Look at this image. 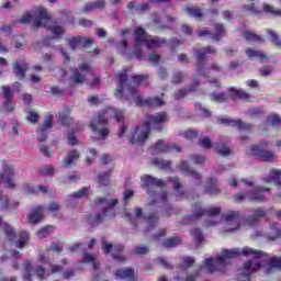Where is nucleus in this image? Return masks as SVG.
Here are the masks:
<instances>
[{
  "label": "nucleus",
  "mask_w": 281,
  "mask_h": 281,
  "mask_svg": "<svg viewBox=\"0 0 281 281\" xmlns=\"http://www.w3.org/2000/svg\"><path fill=\"white\" fill-rule=\"evenodd\" d=\"M241 254L244 256H247L248 258H252V260H248L244 263L243 271L238 274L237 281H249L251 280L252 273H256L259 269H263V272L269 276V273H273L276 269H281V257H272L269 259V261L265 265V256H267L265 252L260 250H255L249 247H246L241 250ZM262 265H265L262 267Z\"/></svg>",
  "instance_id": "1"
},
{
  "label": "nucleus",
  "mask_w": 281,
  "mask_h": 281,
  "mask_svg": "<svg viewBox=\"0 0 281 281\" xmlns=\"http://www.w3.org/2000/svg\"><path fill=\"white\" fill-rule=\"evenodd\" d=\"M119 87L116 88L115 95L117 98H125V100H133L136 106H149L150 109H157V106H164L166 102L159 98H144L139 94L137 88L128 83V74L126 70H122L117 75Z\"/></svg>",
  "instance_id": "2"
},
{
  "label": "nucleus",
  "mask_w": 281,
  "mask_h": 281,
  "mask_svg": "<svg viewBox=\"0 0 281 281\" xmlns=\"http://www.w3.org/2000/svg\"><path fill=\"white\" fill-rule=\"evenodd\" d=\"M111 113L114 115V120H116V122H124V113L121 110L109 109L105 112H100L98 117L90 122V127L94 133L99 134V139H105L110 135L109 128L104 126L109 124L106 115H111Z\"/></svg>",
  "instance_id": "3"
},
{
  "label": "nucleus",
  "mask_w": 281,
  "mask_h": 281,
  "mask_svg": "<svg viewBox=\"0 0 281 281\" xmlns=\"http://www.w3.org/2000/svg\"><path fill=\"white\" fill-rule=\"evenodd\" d=\"M117 203V199L115 198H99L94 201V205L97 210H101V213H97L91 221L92 227L95 225H100V223H104L106 218H113L115 216V204Z\"/></svg>",
  "instance_id": "4"
},
{
  "label": "nucleus",
  "mask_w": 281,
  "mask_h": 281,
  "mask_svg": "<svg viewBox=\"0 0 281 281\" xmlns=\"http://www.w3.org/2000/svg\"><path fill=\"white\" fill-rule=\"evenodd\" d=\"M240 254V248L224 249L222 250V256L217 257L216 259H205L204 265L209 273L223 271L227 265V260L238 258Z\"/></svg>",
  "instance_id": "5"
},
{
  "label": "nucleus",
  "mask_w": 281,
  "mask_h": 281,
  "mask_svg": "<svg viewBox=\"0 0 281 281\" xmlns=\"http://www.w3.org/2000/svg\"><path fill=\"white\" fill-rule=\"evenodd\" d=\"M4 183L5 188L14 189V167L12 165L4 164L3 172L0 173V183ZM0 210H14V206L10 204L8 195L0 192Z\"/></svg>",
  "instance_id": "6"
},
{
  "label": "nucleus",
  "mask_w": 281,
  "mask_h": 281,
  "mask_svg": "<svg viewBox=\"0 0 281 281\" xmlns=\"http://www.w3.org/2000/svg\"><path fill=\"white\" fill-rule=\"evenodd\" d=\"M207 54H216V48L207 46L194 52V56L198 60L196 74L198 76H203L204 78H207V71H210V69L213 71H221V66H218L216 63H212L209 68L203 65V60H205V56H207Z\"/></svg>",
  "instance_id": "7"
},
{
  "label": "nucleus",
  "mask_w": 281,
  "mask_h": 281,
  "mask_svg": "<svg viewBox=\"0 0 281 281\" xmlns=\"http://www.w3.org/2000/svg\"><path fill=\"white\" fill-rule=\"evenodd\" d=\"M125 217L127 218V221H130V223H132V225H137L139 221H144L145 225H147L146 232H150V229H153V227H156L159 223V216H157V214L151 213L149 214V216L146 217L142 207H135L133 214L125 213Z\"/></svg>",
  "instance_id": "8"
},
{
  "label": "nucleus",
  "mask_w": 281,
  "mask_h": 281,
  "mask_svg": "<svg viewBox=\"0 0 281 281\" xmlns=\"http://www.w3.org/2000/svg\"><path fill=\"white\" fill-rule=\"evenodd\" d=\"M49 14H47V10L40 9L38 10V18L34 20V26L35 27H47L52 34L56 35V38H63V35L65 34V27L60 25H52L49 24Z\"/></svg>",
  "instance_id": "9"
},
{
  "label": "nucleus",
  "mask_w": 281,
  "mask_h": 281,
  "mask_svg": "<svg viewBox=\"0 0 281 281\" xmlns=\"http://www.w3.org/2000/svg\"><path fill=\"white\" fill-rule=\"evenodd\" d=\"M148 137H150V125H148V122L146 121H144V123L138 125L136 128H134L128 135L131 144L139 145L146 144Z\"/></svg>",
  "instance_id": "10"
},
{
  "label": "nucleus",
  "mask_w": 281,
  "mask_h": 281,
  "mask_svg": "<svg viewBox=\"0 0 281 281\" xmlns=\"http://www.w3.org/2000/svg\"><path fill=\"white\" fill-rule=\"evenodd\" d=\"M269 147V142L262 140L258 145H252L250 150L258 157L261 161L273 162L276 161V153L267 149Z\"/></svg>",
  "instance_id": "11"
},
{
  "label": "nucleus",
  "mask_w": 281,
  "mask_h": 281,
  "mask_svg": "<svg viewBox=\"0 0 281 281\" xmlns=\"http://www.w3.org/2000/svg\"><path fill=\"white\" fill-rule=\"evenodd\" d=\"M101 249H103L104 254H111V249H113L112 257L114 260H117V262H124L126 260V257L122 256V251H124V245L122 244H109L106 241V238H101Z\"/></svg>",
  "instance_id": "12"
},
{
  "label": "nucleus",
  "mask_w": 281,
  "mask_h": 281,
  "mask_svg": "<svg viewBox=\"0 0 281 281\" xmlns=\"http://www.w3.org/2000/svg\"><path fill=\"white\" fill-rule=\"evenodd\" d=\"M263 192H269V188H262V187H257L254 191H250L249 193H237L234 195L235 201L237 203H241V201H245L247 199L248 201H265V193Z\"/></svg>",
  "instance_id": "13"
},
{
  "label": "nucleus",
  "mask_w": 281,
  "mask_h": 281,
  "mask_svg": "<svg viewBox=\"0 0 281 281\" xmlns=\"http://www.w3.org/2000/svg\"><path fill=\"white\" fill-rule=\"evenodd\" d=\"M142 181V187L147 191V194H149V196H155V188H164V186H166V182H164V180L161 179H157L153 176H148V175H144L140 178Z\"/></svg>",
  "instance_id": "14"
},
{
  "label": "nucleus",
  "mask_w": 281,
  "mask_h": 281,
  "mask_svg": "<svg viewBox=\"0 0 281 281\" xmlns=\"http://www.w3.org/2000/svg\"><path fill=\"white\" fill-rule=\"evenodd\" d=\"M134 36H135L134 47L136 49V58L138 60H142V43H145V45H147V43L150 38V35H148V33H146V30H144V27L137 26L134 30Z\"/></svg>",
  "instance_id": "15"
},
{
  "label": "nucleus",
  "mask_w": 281,
  "mask_h": 281,
  "mask_svg": "<svg viewBox=\"0 0 281 281\" xmlns=\"http://www.w3.org/2000/svg\"><path fill=\"white\" fill-rule=\"evenodd\" d=\"M95 40L93 37H82V36H76L68 40V45L72 52H76L78 47H89V45H93Z\"/></svg>",
  "instance_id": "16"
},
{
  "label": "nucleus",
  "mask_w": 281,
  "mask_h": 281,
  "mask_svg": "<svg viewBox=\"0 0 281 281\" xmlns=\"http://www.w3.org/2000/svg\"><path fill=\"white\" fill-rule=\"evenodd\" d=\"M199 36H209L210 38H212V41L218 43V41H221V38L225 36V26H223V24H216L214 34L210 32L207 29H202L199 31Z\"/></svg>",
  "instance_id": "17"
},
{
  "label": "nucleus",
  "mask_w": 281,
  "mask_h": 281,
  "mask_svg": "<svg viewBox=\"0 0 281 281\" xmlns=\"http://www.w3.org/2000/svg\"><path fill=\"white\" fill-rule=\"evenodd\" d=\"M220 122L226 126H236L238 131H244L246 133H250L251 128H254L252 124L245 123L243 120L221 119Z\"/></svg>",
  "instance_id": "18"
},
{
  "label": "nucleus",
  "mask_w": 281,
  "mask_h": 281,
  "mask_svg": "<svg viewBox=\"0 0 281 281\" xmlns=\"http://www.w3.org/2000/svg\"><path fill=\"white\" fill-rule=\"evenodd\" d=\"M2 93L4 97L2 111L3 113H12V111H14V105L12 104L14 95L12 94L10 86H2Z\"/></svg>",
  "instance_id": "19"
},
{
  "label": "nucleus",
  "mask_w": 281,
  "mask_h": 281,
  "mask_svg": "<svg viewBox=\"0 0 281 281\" xmlns=\"http://www.w3.org/2000/svg\"><path fill=\"white\" fill-rule=\"evenodd\" d=\"M226 223L234 225L235 227L229 228L228 232H236L240 228V223H243V215L238 211H231L224 216Z\"/></svg>",
  "instance_id": "20"
},
{
  "label": "nucleus",
  "mask_w": 281,
  "mask_h": 281,
  "mask_svg": "<svg viewBox=\"0 0 281 281\" xmlns=\"http://www.w3.org/2000/svg\"><path fill=\"white\" fill-rule=\"evenodd\" d=\"M145 122L148 123V126H160V124H166L168 122V113L166 112H158L156 114L147 115Z\"/></svg>",
  "instance_id": "21"
},
{
  "label": "nucleus",
  "mask_w": 281,
  "mask_h": 281,
  "mask_svg": "<svg viewBox=\"0 0 281 281\" xmlns=\"http://www.w3.org/2000/svg\"><path fill=\"white\" fill-rule=\"evenodd\" d=\"M265 216H267V210L265 207L255 209L254 215L248 216L245 224L249 227H256L260 223V218H265Z\"/></svg>",
  "instance_id": "22"
},
{
  "label": "nucleus",
  "mask_w": 281,
  "mask_h": 281,
  "mask_svg": "<svg viewBox=\"0 0 281 281\" xmlns=\"http://www.w3.org/2000/svg\"><path fill=\"white\" fill-rule=\"evenodd\" d=\"M207 214L209 216H216L221 214V209L218 207H209V209H202L201 203H196L194 205L193 216L195 218H201V216Z\"/></svg>",
  "instance_id": "23"
},
{
  "label": "nucleus",
  "mask_w": 281,
  "mask_h": 281,
  "mask_svg": "<svg viewBox=\"0 0 281 281\" xmlns=\"http://www.w3.org/2000/svg\"><path fill=\"white\" fill-rule=\"evenodd\" d=\"M156 153H181V147L176 144H166L164 140H158L155 145Z\"/></svg>",
  "instance_id": "24"
},
{
  "label": "nucleus",
  "mask_w": 281,
  "mask_h": 281,
  "mask_svg": "<svg viewBox=\"0 0 281 281\" xmlns=\"http://www.w3.org/2000/svg\"><path fill=\"white\" fill-rule=\"evenodd\" d=\"M196 87H199V79H193V85L187 88H181L175 93V100H183L188 93H192V91H196Z\"/></svg>",
  "instance_id": "25"
},
{
  "label": "nucleus",
  "mask_w": 281,
  "mask_h": 281,
  "mask_svg": "<svg viewBox=\"0 0 281 281\" xmlns=\"http://www.w3.org/2000/svg\"><path fill=\"white\" fill-rule=\"evenodd\" d=\"M228 91L232 100H244L245 102H248L249 98H251V94L243 89L229 88Z\"/></svg>",
  "instance_id": "26"
},
{
  "label": "nucleus",
  "mask_w": 281,
  "mask_h": 281,
  "mask_svg": "<svg viewBox=\"0 0 281 281\" xmlns=\"http://www.w3.org/2000/svg\"><path fill=\"white\" fill-rule=\"evenodd\" d=\"M27 69H29L27 64L21 63L20 60L14 61V64H13V74L20 80H23V78H25V74H26Z\"/></svg>",
  "instance_id": "27"
},
{
  "label": "nucleus",
  "mask_w": 281,
  "mask_h": 281,
  "mask_svg": "<svg viewBox=\"0 0 281 281\" xmlns=\"http://www.w3.org/2000/svg\"><path fill=\"white\" fill-rule=\"evenodd\" d=\"M45 210V206H36L29 215V222L33 223V225H36V223H41L43 221V212Z\"/></svg>",
  "instance_id": "28"
},
{
  "label": "nucleus",
  "mask_w": 281,
  "mask_h": 281,
  "mask_svg": "<svg viewBox=\"0 0 281 281\" xmlns=\"http://www.w3.org/2000/svg\"><path fill=\"white\" fill-rule=\"evenodd\" d=\"M115 277L120 280H135V270L133 268L119 269L115 271Z\"/></svg>",
  "instance_id": "29"
},
{
  "label": "nucleus",
  "mask_w": 281,
  "mask_h": 281,
  "mask_svg": "<svg viewBox=\"0 0 281 281\" xmlns=\"http://www.w3.org/2000/svg\"><path fill=\"white\" fill-rule=\"evenodd\" d=\"M78 159H80V154L78 150L69 151L66 158L63 160L64 168H71L76 161H78Z\"/></svg>",
  "instance_id": "30"
},
{
  "label": "nucleus",
  "mask_w": 281,
  "mask_h": 281,
  "mask_svg": "<svg viewBox=\"0 0 281 281\" xmlns=\"http://www.w3.org/2000/svg\"><path fill=\"white\" fill-rule=\"evenodd\" d=\"M106 2L104 0H97L94 2H89L83 8V14H89V12H93V10H104Z\"/></svg>",
  "instance_id": "31"
},
{
  "label": "nucleus",
  "mask_w": 281,
  "mask_h": 281,
  "mask_svg": "<svg viewBox=\"0 0 281 281\" xmlns=\"http://www.w3.org/2000/svg\"><path fill=\"white\" fill-rule=\"evenodd\" d=\"M229 140L227 139H221L218 143L215 144V148L218 153V155H222L223 157H227V155H232V149H229Z\"/></svg>",
  "instance_id": "32"
},
{
  "label": "nucleus",
  "mask_w": 281,
  "mask_h": 281,
  "mask_svg": "<svg viewBox=\"0 0 281 281\" xmlns=\"http://www.w3.org/2000/svg\"><path fill=\"white\" fill-rule=\"evenodd\" d=\"M162 45H166V38L164 37H149L147 41L146 47L147 49H153L155 47H162Z\"/></svg>",
  "instance_id": "33"
},
{
  "label": "nucleus",
  "mask_w": 281,
  "mask_h": 281,
  "mask_svg": "<svg viewBox=\"0 0 281 281\" xmlns=\"http://www.w3.org/2000/svg\"><path fill=\"white\" fill-rule=\"evenodd\" d=\"M281 170L273 169L270 171V175L268 178H266V183H271L273 181L274 186H281Z\"/></svg>",
  "instance_id": "34"
},
{
  "label": "nucleus",
  "mask_w": 281,
  "mask_h": 281,
  "mask_svg": "<svg viewBox=\"0 0 281 281\" xmlns=\"http://www.w3.org/2000/svg\"><path fill=\"white\" fill-rule=\"evenodd\" d=\"M246 56L248 58H259L261 61L267 60V55L263 54L262 50L254 49V48H246Z\"/></svg>",
  "instance_id": "35"
},
{
  "label": "nucleus",
  "mask_w": 281,
  "mask_h": 281,
  "mask_svg": "<svg viewBox=\"0 0 281 281\" xmlns=\"http://www.w3.org/2000/svg\"><path fill=\"white\" fill-rule=\"evenodd\" d=\"M180 169L184 170V172H188L190 176L195 179V181H201V175L192 169H190V165H188V161L183 160L180 165Z\"/></svg>",
  "instance_id": "36"
},
{
  "label": "nucleus",
  "mask_w": 281,
  "mask_h": 281,
  "mask_svg": "<svg viewBox=\"0 0 281 281\" xmlns=\"http://www.w3.org/2000/svg\"><path fill=\"white\" fill-rule=\"evenodd\" d=\"M262 10L266 14H270L271 16H281V10L276 9V7H273L269 3H263Z\"/></svg>",
  "instance_id": "37"
},
{
  "label": "nucleus",
  "mask_w": 281,
  "mask_h": 281,
  "mask_svg": "<svg viewBox=\"0 0 281 281\" xmlns=\"http://www.w3.org/2000/svg\"><path fill=\"white\" fill-rule=\"evenodd\" d=\"M71 81L75 82V85H82L85 82V78H87V75L80 72L78 69L72 70Z\"/></svg>",
  "instance_id": "38"
},
{
  "label": "nucleus",
  "mask_w": 281,
  "mask_h": 281,
  "mask_svg": "<svg viewBox=\"0 0 281 281\" xmlns=\"http://www.w3.org/2000/svg\"><path fill=\"white\" fill-rule=\"evenodd\" d=\"M30 240V234L25 231L20 232L19 239H18V247L19 249H23L27 245Z\"/></svg>",
  "instance_id": "39"
},
{
  "label": "nucleus",
  "mask_w": 281,
  "mask_h": 281,
  "mask_svg": "<svg viewBox=\"0 0 281 281\" xmlns=\"http://www.w3.org/2000/svg\"><path fill=\"white\" fill-rule=\"evenodd\" d=\"M26 190L31 192V194H38V192H42V194H47V192H49V189L43 184H40L37 187L29 186L26 187Z\"/></svg>",
  "instance_id": "40"
},
{
  "label": "nucleus",
  "mask_w": 281,
  "mask_h": 281,
  "mask_svg": "<svg viewBox=\"0 0 281 281\" xmlns=\"http://www.w3.org/2000/svg\"><path fill=\"white\" fill-rule=\"evenodd\" d=\"M207 182L210 183L209 187H206V192L214 196V194H218V187H216V179L209 178Z\"/></svg>",
  "instance_id": "41"
},
{
  "label": "nucleus",
  "mask_w": 281,
  "mask_h": 281,
  "mask_svg": "<svg viewBox=\"0 0 281 281\" xmlns=\"http://www.w3.org/2000/svg\"><path fill=\"white\" fill-rule=\"evenodd\" d=\"M52 126H54V115H48L45 119L44 124L40 127V131L41 133H47Z\"/></svg>",
  "instance_id": "42"
},
{
  "label": "nucleus",
  "mask_w": 281,
  "mask_h": 281,
  "mask_svg": "<svg viewBox=\"0 0 281 281\" xmlns=\"http://www.w3.org/2000/svg\"><path fill=\"white\" fill-rule=\"evenodd\" d=\"M133 80L135 85H143V87H148V75H134Z\"/></svg>",
  "instance_id": "43"
},
{
  "label": "nucleus",
  "mask_w": 281,
  "mask_h": 281,
  "mask_svg": "<svg viewBox=\"0 0 281 281\" xmlns=\"http://www.w3.org/2000/svg\"><path fill=\"white\" fill-rule=\"evenodd\" d=\"M243 36H244V38H246V41H252L256 43H265V40H262V37L258 36L256 33H251L249 31H245Z\"/></svg>",
  "instance_id": "44"
},
{
  "label": "nucleus",
  "mask_w": 281,
  "mask_h": 281,
  "mask_svg": "<svg viewBox=\"0 0 281 281\" xmlns=\"http://www.w3.org/2000/svg\"><path fill=\"white\" fill-rule=\"evenodd\" d=\"M179 245H181V239L179 237H171L164 241V247H166V249H170Z\"/></svg>",
  "instance_id": "45"
},
{
  "label": "nucleus",
  "mask_w": 281,
  "mask_h": 281,
  "mask_svg": "<svg viewBox=\"0 0 281 281\" xmlns=\"http://www.w3.org/2000/svg\"><path fill=\"white\" fill-rule=\"evenodd\" d=\"M23 278H24V281H32V262L30 260H26L24 262Z\"/></svg>",
  "instance_id": "46"
},
{
  "label": "nucleus",
  "mask_w": 281,
  "mask_h": 281,
  "mask_svg": "<svg viewBox=\"0 0 281 281\" xmlns=\"http://www.w3.org/2000/svg\"><path fill=\"white\" fill-rule=\"evenodd\" d=\"M188 78V75L181 72V71H176L173 72V76L171 78V82L172 85H181V82H183V80Z\"/></svg>",
  "instance_id": "47"
},
{
  "label": "nucleus",
  "mask_w": 281,
  "mask_h": 281,
  "mask_svg": "<svg viewBox=\"0 0 281 281\" xmlns=\"http://www.w3.org/2000/svg\"><path fill=\"white\" fill-rule=\"evenodd\" d=\"M90 192H91L90 187H83L79 191L72 193V198L74 199H83V196H89Z\"/></svg>",
  "instance_id": "48"
},
{
  "label": "nucleus",
  "mask_w": 281,
  "mask_h": 281,
  "mask_svg": "<svg viewBox=\"0 0 281 281\" xmlns=\"http://www.w3.org/2000/svg\"><path fill=\"white\" fill-rule=\"evenodd\" d=\"M37 260L43 265H47L49 262V249L40 250L37 255Z\"/></svg>",
  "instance_id": "49"
},
{
  "label": "nucleus",
  "mask_w": 281,
  "mask_h": 281,
  "mask_svg": "<svg viewBox=\"0 0 281 281\" xmlns=\"http://www.w3.org/2000/svg\"><path fill=\"white\" fill-rule=\"evenodd\" d=\"M83 262H92L93 269H95V270L100 269V263L95 262V256H93L89 252L83 254Z\"/></svg>",
  "instance_id": "50"
},
{
  "label": "nucleus",
  "mask_w": 281,
  "mask_h": 281,
  "mask_svg": "<svg viewBox=\"0 0 281 281\" xmlns=\"http://www.w3.org/2000/svg\"><path fill=\"white\" fill-rule=\"evenodd\" d=\"M58 117H59V121L61 122L63 126H69L70 124L74 123V119L65 112L59 113Z\"/></svg>",
  "instance_id": "51"
},
{
  "label": "nucleus",
  "mask_w": 281,
  "mask_h": 281,
  "mask_svg": "<svg viewBox=\"0 0 281 281\" xmlns=\"http://www.w3.org/2000/svg\"><path fill=\"white\" fill-rule=\"evenodd\" d=\"M169 181L173 186V190H176L178 196H183V191H181V182H179V178L171 177Z\"/></svg>",
  "instance_id": "52"
},
{
  "label": "nucleus",
  "mask_w": 281,
  "mask_h": 281,
  "mask_svg": "<svg viewBox=\"0 0 281 281\" xmlns=\"http://www.w3.org/2000/svg\"><path fill=\"white\" fill-rule=\"evenodd\" d=\"M172 162L170 160H164L156 158L153 160V165L157 166L158 168L168 169Z\"/></svg>",
  "instance_id": "53"
},
{
  "label": "nucleus",
  "mask_w": 281,
  "mask_h": 281,
  "mask_svg": "<svg viewBox=\"0 0 281 281\" xmlns=\"http://www.w3.org/2000/svg\"><path fill=\"white\" fill-rule=\"evenodd\" d=\"M267 33L269 34V36L271 38V43H273V45H276V47H281L280 36L272 30H268Z\"/></svg>",
  "instance_id": "54"
},
{
  "label": "nucleus",
  "mask_w": 281,
  "mask_h": 281,
  "mask_svg": "<svg viewBox=\"0 0 281 281\" xmlns=\"http://www.w3.org/2000/svg\"><path fill=\"white\" fill-rule=\"evenodd\" d=\"M211 98L213 102H218L220 104L223 102H227V93L222 92V93H212Z\"/></svg>",
  "instance_id": "55"
},
{
  "label": "nucleus",
  "mask_w": 281,
  "mask_h": 281,
  "mask_svg": "<svg viewBox=\"0 0 281 281\" xmlns=\"http://www.w3.org/2000/svg\"><path fill=\"white\" fill-rule=\"evenodd\" d=\"M35 274L37 278H41V280H45L46 278H49V272L43 268V266H37L35 269Z\"/></svg>",
  "instance_id": "56"
},
{
  "label": "nucleus",
  "mask_w": 281,
  "mask_h": 281,
  "mask_svg": "<svg viewBox=\"0 0 281 281\" xmlns=\"http://www.w3.org/2000/svg\"><path fill=\"white\" fill-rule=\"evenodd\" d=\"M198 145L201 146L202 148L210 149L212 148V140L210 139V137L203 136L199 138Z\"/></svg>",
  "instance_id": "57"
},
{
  "label": "nucleus",
  "mask_w": 281,
  "mask_h": 281,
  "mask_svg": "<svg viewBox=\"0 0 281 281\" xmlns=\"http://www.w3.org/2000/svg\"><path fill=\"white\" fill-rule=\"evenodd\" d=\"M187 13L195 19H202L203 12L198 8H187Z\"/></svg>",
  "instance_id": "58"
},
{
  "label": "nucleus",
  "mask_w": 281,
  "mask_h": 281,
  "mask_svg": "<svg viewBox=\"0 0 281 281\" xmlns=\"http://www.w3.org/2000/svg\"><path fill=\"white\" fill-rule=\"evenodd\" d=\"M4 234L8 237L9 240H15L16 239V233L14 232V228L10 225L4 226Z\"/></svg>",
  "instance_id": "59"
},
{
  "label": "nucleus",
  "mask_w": 281,
  "mask_h": 281,
  "mask_svg": "<svg viewBox=\"0 0 281 281\" xmlns=\"http://www.w3.org/2000/svg\"><path fill=\"white\" fill-rule=\"evenodd\" d=\"M280 234H281L280 227H278V224H273L271 226V233L269 235L270 240H276V238H280Z\"/></svg>",
  "instance_id": "60"
},
{
  "label": "nucleus",
  "mask_w": 281,
  "mask_h": 281,
  "mask_svg": "<svg viewBox=\"0 0 281 281\" xmlns=\"http://www.w3.org/2000/svg\"><path fill=\"white\" fill-rule=\"evenodd\" d=\"M111 175V171H106L99 175L98 181L101 186H109V177Z\"/></svg>",
  "instance_id": "61"
},
{
  "label": "nucleus",
  "mask_w": 281,
  "mask_h": 281,
  "mask_svg": "<svg viewBox=\"0 0 281 281\" xmlns=\"http://www.w3.org/2000/svg\"><path fill=\"white\" fill-rule=\"evenodd\" d=\"M54 167L46 165L40 169V173H42L44 177H52L54 175Z\"/></svg>",
  "instance_id": "62"
},
{
  "label": "nucleus",
  "mask_w": 281,
  "mask_h": 281,
  "mask_svg": "<svg viewBox=\"0 0 281 281\" xmlns=\"http://www.w3.org/2000/svg\"><path fill=\"white\" fill-rule=\"evenodd\" d=\"M40 119L41 116L38 115V113L34 111H29V115L26 116L27 122H31L32 124H36V122H38Z\"/></svg>",
  "instance_id": "63"
},
{
  "label": "nucleus",
  "mask_w": 281,
  "mask_h": 281,
  "mask_svg": "<svg viewBox=\"0 0 281 281\" xmlns=\"http://www.w3.org/2000/svg\"><path fill=\"white\" fill-rule=\"evenodd\" d=\"M268 123L271 124L272 126H280L281 119H280V116L273 114V115L268 116Z\"/></svg>",
  "instance_id": "64"
}]
</instances>
